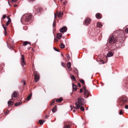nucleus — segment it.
<instances>
[{"label":"nucleus","instance_id":"a211bd4d","mask_svg":"<svg viewBox=\"0 0 128 128\" xmlns=\"http://www.w3.org/2000/svg\"><path fill=\"white\" fill-rule=\"evenodd\" d=\"M102 26V24L101 23L98 22L97 25V27H100Z\"/></svg>","mask_w":128,"mask_h":128},{"label":"nucleus","instance_id":"423d86ee","mask_svg":"<svg viewBox=\"0 0 128 128\" xmlns=\"http://www.w3.org/2000/svg\"><path fill=\"white\" fill-rule=\"evenodd\" d=\"M21 63L22 65L24 66L25 64V62L24 60V55H22L21 56Z\"/></svg>","mask_w":128,"mask_h":128},{"label":"nucleus","instance_id":"7ed1b4c3","mask_svg":"<svg viewBox=\"0 0 128 128\" xmlns=\"http://www.w3.org/2000/svg\"><path fill=\"white\" fill-rule=\"evenodd\" d=\"M117 38H114L112 35H111L108 38L109 42L110 44H113L116 42Z\"/></svg>","mask_w":128,"mask_h":128},{"label":"nucleus","instance_id":"bf43d9fd","mask_svg":"<svg viewBox=\"0 0 128 128\" xmlns=\"http://www.w3.org/2000/svg\"><path fill=\"white\" fill-rule=\"evenodd\" d=\"M8 4H9V3H8ZM9 4L10 5V4Z\"/></svg>","mask_w":128,"mask_h":128},{"label":"nucleus","instance_id":"f8f14e48","mask_svg":"<svg viewBox=\"0 0 128 128\" xmlns=\"http://www.w3.org/2000/svg\"><path fill=\"white\" fill-rule=\"evenodd\" d=\"M18 94L16 92H14L12 95V97H14V98H16Z\"/></svg>","mask_w":128,"mask_h":128},{"label":"nucleus","instance_id":"58836bf2","mask_svg":"<svg viewBox=\"0 0 128 128\" xmlns=\"http://www.w3.org/2000/svg\"><path fill=\"white\" fill-rule=\"evenodd\" d=\"M17 0H11V1L12 2H14L16 1Z\"/></svg>","mask_w":128,"mask_h":128},{"label":"nucleus","instance_id":"1a4fd4ad","mask_svg":"<svg viewBox=\"0 0 128 128\" xmlns=\"http://www.w3.org/2000/svg\"><path fill=\"white\" fill-rule=\"evenodd\" d=\"M90 18H88L85 20L84 23L86 25H88L90 23Z\"/></svg>","mask_w":128,"mask_h":128},{"label":"nucleus","instance_id":"cd10ccee","mask_svg":"<svg viewBox=\"0 0 128 128\" xmlns=\"http://www.w3.org/2000/svg\"><path fill=\"white\" fill-rule=\"evenodd\" d=\"M28 42L27 41L25 42L23 44V45L24 46H26L28 44Z\"/></svg>","mask_w":128,"mask_h":128},{"label":"nucleus","instance_id":"f03ea898","mask_svg":"<svg viewBox=\"0 0 128 128\" xmlns=\"http://www.w3.org/2000/svg\"><path fill=\"white\" fill-rule=\"evenodd\" d=\"M78 102L75 103V104L76 106V108L79 109L81 106L84 105V99L81 97H80L78 98Z\"/></svg>","mask_w":128,"mask_h":128},{"label":"nucleus","instance_id":"a18cd8bd","mask_svg":"<svg viewBox=\"0 0 128 128\" xmlns=\"http://www.w3.org/2000/svg\"><path fill=\"white\" fill-rule=\"evenodd\" d=\"M73 108H74V109H78L77 108H76V106H73Z\"/></svg>","mask_w":128,"mask_h":128},{"label":"nucleus","instance_id":"0eeeda50","mask_svg":"<svg viewBox=\"0 0 128 128\" xmlns=\"http://www.w3.org/2000/svg\"><path fill=\"white\" fill-rule=\"evenodd\" d=\"M114 54V51L112 50H111L107 54V57H110L112 56Z\"/></svg>","mask_w":128,"mask_h":128},{"label":"nucleus","instance_id":"5fc2aeb1","mask_svg":"<svg viewBox=\"0 0 128 128\" xmlns=\"http://www.w3.org/2000/svg\"><path fill=\"white\" fill-rule=\"evenodd\" d=\"M73 111L74 112H76V110H73Z\"/></svg>","mask_w":128,"mask_h":128},{"label":"nucleus","instance_id":"e433bc0d","mask_svg":"<svg viewBox=\"0 0 128 128\" xmlns=\"http://www.w3.org/2000/svg\"><path fill=\"white\" fill-rule=\"evenodd\" d=\"M62 65L64 67L65 66V64L63 62L62 63Z\"/></svg>","mask_w":128,"mask_h":128},{"label":"nucleus","instance_id":"79ce46f5","mask_svg":"<svg viewBox=\"0 0 128 128\" xmlns=\"http://www.w3.org/2000/svg\"><path fill=\"white\" fill-rule=\"evenodd\" d=\"M82 89H80V93H82Z\"/></svg>","mask_w":128,"mask_h":128},{"label":"nucleus","instance_id":"f704fd0d","mask_svg":"<svg viewBox=\"0 0 128 128\" xmlns=\"http://www.w3.org/2000/svg\"><path fill=\"white\" fill-rule=\"evenodd\" d=\"M54 48L55 50H56L57 52H60V51L58 50L57 49H56V48L54 47Z\"/></svg>","mask_w":128,"mask_h":128},{"label":"nucleus","instance_id":"6e6552de","mask_svg":"<svg viewBox=\"0 0 128 128\" xmlns=\"http://www.w3.org/2000/svg\"><path fill=\"white\" fill-rule=\"evenodd\" d=\"M67 29V28L66 27L64 26L60 29V31L62 32H66Z\"/></svg>","mask_w":128,"mask_h":128},{"label":"nucleus","instance_id":"2eb2a0df","mask_svg":"<svg viewBox=\"0 0 128 128\" xmlns=\"http://www.w3.org/2000/svg\"><path fill=\"white\" fill-rule=\"evenodd\" d=\"M6 26L5 25H2V26L3 28H4V32H5V35H6V34H7V32L6 31Z\"/></svg>","mask_w":128,"mask_h":128},{"label":"nucleus","instance_id":"9b49d317","mask_svg":"<svg viewBox=\"0 0 128 128\" xmlns=\"http://www.w3.org/2000/svg\"><path fill=\"white\" fill-rule=\"evenodd\" d=\"M62 36V35L60 33H58L57 34V37L58 39H60Z\"/></svg>","mask_w":128,"mask_h":128},{"label":"nucleus","instance_id":"4be33fe9","mask_svg":"<svg viewBox=\"0 0 128 128\" xmlns=\"http://www.w3.org/2000/svg\"><path fill=\"white\" fill-rule=\"evenodd\" d=\"M60 47L61 48H64L65 47L64 46L62 43H61L60 45Z\"/></svg>","mask_w":128,"mask_h":128},{"label":"nucleus","instance_id":"c9c22d12","mask_svg":"<svg viewBox=\"0 0 128 128\" xmlns=\"http://www.w3.org/2000/svg\"><path fill=\"white\" fill-rule=\"evenodd\" d=\"M9 22H7L6 24V25H5L6 26H6H8L9 24Z\"/></svg>","mask_w":128,"mask_h":128},{"label":"nucleus","instance_id":"603ef678","mask_svg":"<svg viewBox=\"0 0 128 128\" xmlns=\"http://www.w3.org/2000/svg\"><path fill=\"white\" fill-rule=\"evenodd\" d=\"M17 6V5H14V7H16V6Z\"/></svg>","mask_w":128,"mask_h":128},{"label":"nucleus","instance_id":"c03bdc74","mask_svg":"<svg viewBox=\"0 0 128 128\" xmlns=\"http://www.w3.org/2000/svg\"><path fill=\"white\" fill-rule=\"evenodd\" d=\"M54 24H55V21H54V22H53V26L54 27Z\"/></svg>","mask_w":128,"mask_h":128},{"label":"nucleus","instance_id":"4d7b16f0","mask_svg":"<svg viewBox=\"0 0 128 128\" xmlns=\"http://www.w3.org/2000/svg\"><path fill=\"white\" fill-rule=\"evenodd\" d=\"M30 1H32L33 0H29Z\"/></svg>","mask_w":128,"mask_h":128},{"label":"nucleus","instance_id":"c85d7f7f","mask_svg":"<svg viewBox=\"0 0 128 128\" xmlns=\"http://www.w3.org/2000/svg\"><path fill=\"white\" fill-rule=\"evenodd\" d=\"M80 82H81V83L82 84H84V81L82 79H80Z\"/></svg>","mask_w":128,"mask_h":128},{"label":"nucleus","instance_id":"a878e982","mask_svg":"<svg viewBox=\"0 0 128 128\" xmlns=\"http://www.w3.org/2000/svg\"><path fill=\"white\" fill-rule=\"evenodd\" d=\"M71 78L74 81H75L76 80L75 77L73 76H71Z\"/></svg>","mask_w":128,"mask_h":128},{"label":"nucleus","instance_id":"8fccbe9b","mask_svg":"<svg viewBox=\"0 0 128 128\" xmlns=\"http://www.w3.org/2000/svg\"><path fill=\"white\" fill-rule=\"evenodd\" d=\"M60 0V2H63V1H64V0Z\"/></svg>","mask_w":128,"mask_h":128},{"label":"nucleus","instance_id":"a19ab883","mask_svg":"<svg viewBox=\"0 0 128 128\" xmlns=\"http://www.w3.org/2000/svg\"><path fill=\"white\" fill-rule=\"evenodd\" d=\"M125 108L126 109H128V105H126L125 106Z\"/></svg>","mask_w":128,"mask_h":128},{"label":"nucleus","instance_id":"473e14b6","mask_svg":"<svg viewBox=\"0 0 128 128\" xmlns=\"http://www.w3.org/2000/svg\"><path fill=\"white\" fill-rule=\"evenodd\" d=\"M54 100H53L51 102L50 104L51 105H53L54 103Z\"/></svg>","mask_w":128,"mask_h":128},{"label":"nucleus","instance_id":"9d476101","mask_svg":"<svg viewBox=\"0 0 128 128\" xmlns=\"http://www.w3.org/2000/svg\"><path fill=\"white\" fill-rule=\"evenodd\" d=\"M96 16L97 18L99 19L101 18H102L101 14L99 13H97L96 15Z\"/></svg>","mask_w":128,"mask_h":128},{"label":"nucleus","instance_id":"ea45409f","mask_svg":"<svg viewBox=\"0 0 128 128\" xmlns=\"http://www.w3.org/2000/svg\"><path fill=\"white\" fill-rule=\"evenodd\" d=\"M122 110H121L119 112V114H122Z\"/></svg>","mask_w":128,"mask_h":128},{"label":"nucleus","instance_id":"5701e85b","mask_svg":"<svg viewBox=\"0 0 128 128\" xmlns=\"http://www.w3.org/2000/svg\"><path fill=\"white\" fill-rule=\"evenodd\" d=\"M44 122L45 120L42 121V120H40L39 121V122L41 125Z\"/></svg>","mask_w":128,"mask_h":128},{"label":"nucleus","instance_id":"aec40b11","mask_svg":"<svg viewBox=\"0 0 128 128\" xmlns=\"http://www.w3.org/2000/svg\"><path fill=\"white\" fill-rule=\"evenodd\" d=\"M72 86L73 89L75 90H77V88L76 86L73 83L72 84Z\"/></svg>","mask_w":128,"mask_h":128},{"label":"nucleus","instance_id":"20e7f679","mask_svg":"<svg viewBox=\"0 0 128 128\" xmlns=\"http://www.w3.org/2000/svg\"><path fill=\"white\" fill-rule=\"evenodd\" d=\"M83 89L84 90V97L86 98L88 97L90 92L88 91L86 89L85 87L84 86L83 88Z\"/></svg>","mask_w":128,"mask_h":128},{"label":"nucleus","instance_id":"3c124183","mask_svg":"<svg viewBox=\"0 0 128 128\" xmlns=\"http://www.w3.org/2000/svg\"><path fill=\"white\" fill-rule=\"evenodd\" d=\"M55 39L56 40V41L57 42H58V39H55Z\"/></svg>","mask_w":128,"mask_h":128},{"label":"nucleus","instance_id":"412c9836","mask_svg":"<svg viewBox=\"0 0 128 128\" xmlns=\"http://www.w3.org/2000/svg\"><path fill=\"white\" fill-rule=\"evenodd\" d=\"M56 110V106L52 109V111L53 112H55Z\"/></svg>","mask_w":128,"mask_h":128},{"label":"nucleus","instance_id":"f3484780","mask_svg":"<svg viewBox=\"0 0 128 128\" xmlns=\"http://www.w3.org/2000/svg\"><path fill=\"white\" fill-rule=\"evenodd\" d=\"M8 104L10 106H11L13 104V101H10L8 102Z\"/></svg>","mask_w":128,"mask_h":128},{"label":"nucleus","instance_id":"f257e3e1","mask_svg":"<svg viewBox=\"0 0 128 128\" xmlns=\"http://www.w3.org/2000/svg\"><path fill=\"white\" fill-rule=\"evenodd\" d=\"M32 15L29 14H26L22 16L21 21L22 23L24 24H28L31 21Z\"/></svg>","mask_w":128,"mask_h":128},{"label":"nucleus","instance_id":"de8ad7c7","mask_svg":"<svg viewBox=\"0 0 128 128\" xmlns=\"http://www.w3.org/2000/svg\"><path fill=\"white\" fill-rule=\"evenodd\" d=\"M8 112V110L6 111L5 112V114H7Z\"/></svg>","mask_w":128,"mask_h":128},{"label":"nucleus","instance_id":"2f4dec72","mask_svg":"<svg viewBox=\"0 0 128 128\" xmlns=\"http://www.w3.org/2000/svg\"><path fill=\"white\" fill-rule=\"evenodd\" d=\"M7 18L8 19V22H10L11 21V19L8 16L7 17Z\"/></svg>","mask_w":128,"mask_h":128},{"label":"nucleus","instance_id":"72a5a7b5","mask_svg":"<svg viewBox=\"0 0 128 128\" xmlns=\"http://www.w3.org/2000/svg\"><path fill=\"white\" fill-rule=\"evenodd\" d=\"M22 82L23 83L24 85H25L26 84V82L24 81V80H22Z\"/></svg>","mask_w":128,"mask_h":128},{"label":"nucleus","instance_id":"13d9d810","mask_svg":"<svg viewBox=\"0 0 128 128\" xmlns=\"http://www.w3.org/2000/svg\"><path fill=\"white\" fill-rule=\"evenodd\" d=\"M61 55H62V56L63 57H64L63 55L62 54H61Z\"/></svg>","mask_w":128,"mask_h":128},{"label":"nucleus","instance_id":"864d4df0","mask_svg":"<svg viewBox=\"0 0 128 128\" xmlns=\"http://www.w3.org/2000/svg\"><path fill=\"white\" fill-rule=\"evenodd\" d=\"M48 115H46V118H48Z\"/></svg>","mask_w":128,"mask_h":128},{"label":"nucleus","instance_id":"c756f323","mask_svg":"<svg viewBox=\"0 0 128 128\" xmlns=\"http://www.w3.org/2000/svg\"><path fill=\"white\" fill-rule=\"evenodd\" d=\"M20 103L19 102H17L15 104V105L16 106H18L19 105H20Z\"/></svg>","mask_w":128,"mask_h":128},{"label":"nucleus","instance_id":"b1692460","mask_svg":"<svg viewBox=\"0 0 128 128\" xmlns=\"http://www.w3.org/2000/svg\"><path fill=\"white\" fill-rule=\"evenodd\" d=\"M122 100L123 101V103H124V102H126L127 101V100H126V98H123L122 99Z\"/></svg>","mask_w":128,"mask_h":128},{"label":"nucleus","instance_id":"4c0bfd02","mask_svg":"<svg viewBox=\"0 0 128 128\" xmlns=\"http://www.w3.org/2000/svg\"><path fill=\"white\" fill-rule=\"evenodd\" d=\"M125 31L126 32L128 33V28H126L125 30Z\"/></svg>","mask_w":128,"mask_h":128},{"label":"nucleus","instance_id":"37998d69","mask_svg":"<svg viewBox=\"0 0 128 128\" xmlns=\"http://www.w3.org/2000/svg\"><path fill=\"white\" fill-rule=\"evenodd\" d=\"M78 85L79 86V87H81V85H80V84L79 83H78Z\"/></svg>","mask_w":128,"mask_h":128},{"label":"nucleus","instance_id":"39448f33","mask_svg":"<svg viewBox=\"0 0 128 128\" xmlns=\"http://www.w3.org/2000/svg\"><path fill=\"white\" fill-rule=\"evenodd\" d=\"M34 79L35 81L37 82L39 79V76L38 73L36 71L34 72Z\"/></svg>","mask_w":128,"mask_h":128},{"label":"nucleus","instance_id":"393cba45","mask_svg":"<svg viewBox=\"0 0 128 128\" xmlns=\"http://www.w3.org/2000/svg\"><path fill=\"white\" fill-rule=\"evenodd\" d=\"M67 66L68 68V69L70 68L71 66L70 63V62H68L67 64Z\"/></svg>","mask_w":128,"mask_h":128},{"label":"nucleus","instance_id":"dca6fc26","mask_svg":"<svg viewBox=\"0 0 128 128\" xmlns=\"http://www.w3.org/2000/svg\"><path fill=\"white\" fill-rule=\"evenodd\" d=\"M62 100V98H60L58 99H57L56 100V101L57 102H61Z\"/></svg>","mask_w":128,"mask_h":128},{"label":"nucleus","instance_id":"09e8293b","mask_svg":"<svg viewBox=\"0 0 128 128\" xmlns=\"http://www.w3.org/2000/svg\"><path fill=\"white\" fill-rule=\"evenodd\" d=\"M65 3H66V2H63V4H64V5L65 4Z\"/></svg>","mask_w":128,"mask_h":128},{"label":"nucleus","instance_id":"6e6d98bb","mask_svg":"<svg viewBox=\"0 0 128 128\" xmlns=\"http://www.w3.org/2000/svg\"><path fill=\"white\" fill-rule=\"evenodd\" d=\"M70 107L71 108V110H72V106H70Z\"/></svg>","mask_w":128,"mask_h":128},{"label":"nucleus","instance_id":"7c9ffc66","mask_svg":"<svg viewBox=\"0 0 128 128\" xmlns=\"http://www.w3.org/2000/svg\"><path fill=\"white\" fill-rule=\"evenodd\" d=\"M58 11H57L56 13L54 14V18H55L57 16L58 14Z\"/></svg>","mask_w":128,"mask_h":128},{"label":"nucleus","instance_id":"4468645a","mask_svg":"<svg viewBox=\"0 0 128 128\" xmlns=\"http://www.w3.org/2000/svg\"><path fill=\"white\" fill-rule=\"evenodd\" d=\"M63 15V13L62 12H60L58 15V17L59 18H60L62 17Z\"/></svg>","mask_w":128,"mask_h":128},{"label":"nucleus","instance_id":"6ab92c4d","mask_svg":"<svg viewBox=\"0 0 128 128\" xmlns=\"http://www.w3.org/2000/svg\"><path fill=\"white\" fill-rule=\"evenodd\" d=\"M70 126L69 124L64 125V128H70Z\"/></svg>","mask_w":128,"mask_h":128},{"label":"nucleus","instance_id":"ddd939ff","mask_svg":"<svg viewBox=\"0 0 128 128\" xmlns=\"http://www.w3.org/2000/svg\"><path fill=\"white\" fill-rule=\"evenodd\" d=\"M32 94H30L27 97V98H26V101L29 100H30L31 98L32 97Z\"/></svg>","mask_w":128,"mask_h":128},{"label":"nucleus","instance_id":"49530a36","mask_svg":"<svg viewBox=\"0 0 128 128\" xmlns=\"http://www.w3.org/2000/svg\"><path fill=\"white\" fill-rule=\"evenodd\" d=\"M6 17V16L5 15H4L3 16V18H5Z\"/></svg>","mask_w":128,"mask_h":128},{"label":"nucleus","instance_id":"bb28decb","mask_svg":"<svg viewBox=\"0 0 128 128\" xmlns=\"http://www.w3.org/2000/svg\"><path fill=\"white\" fill-rule=\"evenodd\" d=\"M80 108V110L81 111H83L84 110V108L83 106H81Z\"/></svg>","mask_w":128,"mask_h":128}]
</instances>
